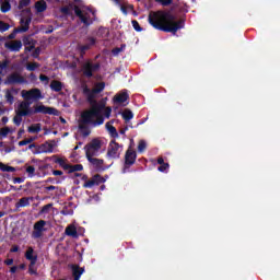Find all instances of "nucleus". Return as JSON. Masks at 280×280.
Wrapping results in <instances>:
<instances>
[{
  "label": "nucleus",
  "instance_id": "1",
  "mask_svg": "<svg viewBox=\"0 0 280 280\" xmlns=\"http://www.w3.org/2000/svg\"><path fill=\"white\" fill-rule=\"evenodd\" d=\"M148 22L160 32H167L171 34H176L178 30L185 27V21H176V16L170 11H151L149 13Z\"/></svg>",
  "mask_w": 280,
  "mask_h": 280
},
{
  "label": "nucleus",
  "instance_id": "2",
  "mask_svg": "<svg viewBox=\"0 0 280 280\" xmlns=\"http://www.w3.org/2000/svg\"><path fill=\"white\" fill-rule=\"evenodd\" d=\"M54 115V117H58L60 112L56 107H49L40 103L36 104L32 108L31 101H22L18 108L15 109V116L13 117V124L16 126H21L23 124V117H32V115Z\"/></svg>",
  "mask_w": 280,
  "mask_h": 280
},
{
  "label": "nucleus",
  "instance_id": "3",
  "mask_svg": "<svg viewBox=\"0 0 280 280\" xmlns=\"http://www.w3.org/2000/svg\"><path fill=\"white\" fill-rule=\"evenodd\" d=\"M102 124H104V116L97 115V109L84 110L79 120V132L82 137L86 138L91 135L89 126L96 128V126H102Z\"/></svg>",
  "mask_w": 280,
  "mask_h": 280
},
{
  "label": "nucleus",
  "instance_id": "4",
  "mask_svg": "<svg viewBox=\"0 0 280 280\" xmlns=\"http://www.w3.org/2000/svg\"><path fill=\"white\" fill-rule=\"evenodd\" d=\"M83 95H85L86 101L91 105V108L88 110H97V115H102L104 113V108H106V102L103 100L97 102L95 97H97V93L95 90L89 89V86L83 88Z\"/></svg>",
  "mask_w": 280,
  "mask_h": 280
},
{
  "label": "nucleus",
  "instance_id": "5",
  "mask_svg": "<svg viewBox=\"0 0 280 280\" xmlns=\"http://www.w3.org/2000/svg\"><path fill=\"white\" fill-rule=\"evenodd\" d=\"M101 67L100 62H93L91 59H88L81 65V72L84 78L91 79L93 73L100 71Z\"/></svg>",
  "mask_w": 280,
  "mask_h": 280
},
{
  "label": "nucleus",
  "instance_id": "6",
  "mask_svg": "<svg viewBox=\"0 0 280 280\" xmlns=\"http://www.w3.org/2000/svg\"><path fill=\"white\" fill-rule=\"evenodd\" d=\"M84 150L86 159L97 156L100 154V150H102V141L95 138L84 147Z\"/></svg>",
  "mask_w": 280,
  "mask_h": 280
},
{
  "label": "nucleus",
  "instance_id": "7",
  "mask_svg": "<svg viewBox=\"0 0 280 280\" xmlns=\"http://www.w3.org/2000/svg\"><path fill=\"white\" fill-rule=\"evenodd\" d=\"M22 97L27 102H38L39 100H43V92H40V89L38 88H34L28 91L23 90Z\"/></svg>",
  "mask_w": 280,
  "mask_h": 280
},
{
  "label": "nucleus",
  "instance_id": "8",
  "mask_svg": "<svg viewBox=\"0 0 280 280\" xmlns=\"http://www.w3.org/2000/svg\"><path fill=\"white\" fill-rule=\"evenodd\" d=\"M135 163H137V151L128 149L125 153L122 174H126V172H128V170H130Z\"/></svg>",
  "mask_w": 280,
  "mask_h": 280
},
{
  "label": "nucleus",
  "instance_id": "9",
  "mask_svg": "<svg viewBox=\"0 0 280 280\" xmlns=\"http://www.w3.org/2000/svg\"><path fill=\"white\" fill-rule=\"evenodd\" d=\"M121 148L116 140H112L107 149L108 159H119L121 156Z\"/></svg>",
  "mask_w": 280,
  "mask_h": 280
},
{
  "label": "nucleus",
  "instance_id": "10",
  "mask_svg": "<svg viewBox=\"0 0 280 280\" xmlns=\"http://www.w3.org/2000/svg\"><path fill=\"white\" fill-rule=\"evenodd\" d=\"M45 226H47V221H45V220H39V221L35 222V224L33 225L32 237L34 240H40V237H43V233H45V231H47V229H45Z\"/></svg>",
  "mask_w": 280,
  "mask_h": 280
},
{
  "label": "nucleus",
  "instance_id": "11",
  "mask_svg": "<svg viewBox=\"0 0 280 280\" xmlns=\"http://www.w3.org/2000/svg\"><path fill=\"white\" fill-rule=\"evenodd\" d=\"M95 43H97V39H95L94 37H88L85 39V44H83V45L79 44L78 49L80 51V57L84 58V56L86 55V51H89V49L94 47Z\"/></svg>",
  "mask_w": 280,
  "mask_h": 280
},
{
  "label": "nucleus",
  "instance_id": "12",
  "mask_svg": "<svg viewBox=\"0 0 280 280\" xmlns=\"http://www.w3.org/2000/svg\"><path fill=\"white\" fill-rule=\"evenodd\" d=\"M32 23V19H26V20H21V25L22 27L20 28H14L13 32L11 34H9L8 38L9 40H14V38H16V34H19V32H27L30 30V24Z\"/></svg>",
  "mask_w": 280,
  "mask_h": 280
},
{
  "label": "nucleus",
  "instance_id": "13",
  "mask_svg": "<svg viewBox=\"0 0 280 280\" xmlns=\"http://www.w3.org/2000/svg\"><path fill=\"white\" fill-rule=\"evenodd\" d=\"M74 14L80 19L81 23L85 25V27H89L91 25V22H89V19H91V15L89 12H84L80 9V7H74Z\"/></svg>",
  "mask_w": 280,
  "mask_h": 280
},
{
  "label": "nucleus",
  "instance_id": "14",
  "mask_svg": "<svg viewBox=\"0 0 280 280\" xmlns=\"http://www.w3.org/2000/svg\"><path fill=\"white\" fill-rule=\"evenodd\" d=\"M7 84H27V80L18 72H13L7 78Z\"/></svg>",
  "mask_w": 280,
  "mask_h": 280
},
{
  "label": "nucleus",
  "instance_id": "15",
  "mask_svg": "<svg viewBox=\"0 0 280 280\" xmlns=\"http://www.w3.org/2000/svg\"><path fill=\"white\" fill-rule=\"evenodd\" d=\"M51 152H54V143L46 141L37 145L36 154H51Z\"/></svg>",
  "mask_w": 280,
  "mask_h": 280
},
{
  "label": "nucleus",
  "instance_id": "16",
  "mask_svg": "<svg viewBox=\"0 0 280 280\" xmlns=\"http://www.w3.org/2000/svg\"><path fill=\"white\" fill-rule=\"evenodd\" d=\"M69 268L72 272L73 280H80V277L84 275V267H80V265L71 264Z\"/></svg>",
  "mask_w": 280,
  "mask_h": 280
},
{
  "label": "nucleus",
  "instance_id": "17",
  "mask_svg": "<svg viewBox=\"0 0 280 280\" xmlns=\"http://www.w3.org/2000/svg\"><path fill=\"white\" fill-rule=\"evenodd\" d=\"M5 49H9V51H21L23 47V43L21 40H13V42H7L4 44Z\"/></svg>",
  "mask_w": 280,
  "mask_h": 280
},
{
  "label": "nucleus",
  "instance_id": "18",
  "mask_svg": "<svg viewBox=\"0 0 280 280\" xmlns=\"http://www.w3.org/2000/svg\"><path fill=\"white\" fill-rule=\"evenodd\" d=\"M88 161L97 172L104 170V160L97 158H88Z\"/></svg>",
  "mask_w": 280,
  "mask_h": 280
},
{
  "label": "nucleus",
  "instance_id": "19",
  "mask_svg": "<svg viewBox=\"0 0 280 280\" xmlns=\"http://www.w3.org/2000/svg\"><path fill=\"white\" fill-rule=\"evenodd\" d=\"M128 92H120L114 96V104H124L128 102Z\"/></svg>",
  "mask_w": 280,
  "mask_h": 280
},
{
  "label": "nucleus",
  "instance_id": "20",
  "mask_svg": "<svg viewBox=\"0 0 280 280\" xmlns=\"http://www.w3.org/2000/svg\"><path fill=\"white\" fill-rule=\"evenodd\" d=\"M25 258L31 261L32 264H36L38 261V255H34V248L28 247L25 253Z\"/></svg>",
  "mask_w": 280,
  "mask_h": 280
},
{
  "label": "nucleus",
  "instance_id": "21",
  "mask_svg": "<svg viewBox=\"0 0 280 280\" xmlns=\"http://www.w3.org/2000/svg\"><path fill=\"white\" fill-rule=\"evenodd\" d=\"M35 10L38 14L45 12V10H47V2L45 0L35 2Z\"/></svg>",
  "mask_w": 280,
  "mask_h": 280
},
{
  "label": "nucleus",
  "instance_id": "22",
  "mask_svg": "<svg viewBox=\"0 0 280 280\" xmlns=\"http://www.w3.org/2000/svg\"><path fill=\"white\" fill-rule=\"evenodd\" d=\"M66 235H68V237H78V229L75 225H68L66 228Z\"/></svg>",
  "mask_w": 280,
  "mask_h": 280
},
{
  "label": "nucleus",
  "instance_id": "23",
  "mask_svg": "<svg viewBox=\"0 0 280 280\" xmlns=\"http://www.w3.org/2000/svg\"><path fill=\"white\" fill-rule=\"evenodd\" d=\"M50 89L51 91H55V93H60V91H62V82L58 80H52L50 82Z\"/></svg>",
  "mask_w": 280,
  "mask_h": 280
},
{
  "label": "nucleus",
  "instance_id": "24",
  "mask_svg": "<svg viewBox=\"0 0 280 280\" xmlns=\"http://www.w3.org/2000/svg\"><path fill=\"white\" fill-rule=\"evenodd\" d=\"M121 117L125 120V124H128V121H130V119H133L135 114L132 113V110L126 108L122 113H121Z\"/></svg>",
  "mask_w": 280,
  "mask_h": 280
},
{
  "label": "nucleus",
  "instance_id": "25",
  "mask_svg": "<svg viewBox=\"0 0 280 280\" xmlns=\"http://www.w3.org/2000/svg\"><path fill=\"white\" fill-rule=\"evenodd\" d=\"M30 200H32V197H23L21 198L16 203V209H20V207H30Z\"/></svg>",
  "mask_w": 280,
  "mask_h": 280
},
{
  "label": "nucleus",
  "instance_id": "26",
  "mask_svg": "<svg viewBox=\"0 0 280 280\" xmlns=\"http://www.w3.org/2000/svg\"><path fill=\"white\" fill-rule=\"evenodd\" d=\"M106 129L108 130V132L113 139H117L119 137V133L117 132V128H115V126L107 122Z\"/></svg>",
  "mask_w": 280,
  "mask_h": 280
},
{
  "label": "nucleus",
  "instance_id": "27",
  "mask_svg": "<svg viewBox=\"0 0 280 280\" xmlns=\"http://www.w3.org/2000/svg\"><path fill=\"white\" fill-rule=\"evenodd\" d=\"M13 91L14 90H7L5 91L4 97H5L7 104H10V105L14 104V94H12Z\"/></svg>",
  "mask_w": 280,
  "mask_h": 280
},
{
  "label": "nucleus",
  "instance_id": "28",
  "mask_svg": "<svg viewBox=\"0 0 280 280\" xmlns=\"http://www.w3.org/2000/svg\"><path fill=\"white\" fill-rule=\"evenodd\" d=\"M27 130L31 135H37L42 130L40 124L31 125Z\"/></svg>",
  "mask_w": 280,
  "mask_h": 280
},
{
  "label": "nucleus",
  "instance_id": "29",
  "mask_svg": "<svg viewBox=\"0 0 280 280\" xmlns=\"http://www.w3.org/2000/svg\"><path fill=\"white\" fill-rule=\"evenodd\" d=\"M0 10L3 14H5L12 10V4H10V1H4L2 2Z\"/></svg>",
  "mask_w": 280,
  "mask_h": 280
},
{
  "label": "nucleus",
  "instance_id": "30",
  "mask_svg": "<svg viewBox=\"0 0 280 280\" xmlns=\"http://www.w3.org/2000/svg\"><path fill=\"white\" fill-rule=\"evenodd\" d=\"M0 171L1 172H16V168L14 166H9L8 164L0 162Z\"/></svg>",
  "mask_w": 280,
  "mask_h": 280
},
{
  "label": "nucleus",
  "instance_id": "31",
  "mask_svg": "<svg viewBox=\"0 0 280 280\" xmlns=\"http://www.w3.org/2000/svg\"><path fill=\"white\" fill-rule=\"evenodd\" d=\"M104 89H106V83L100 82V83H96L92 90H94V93H97L100 95V93H102Z\"/></svg>",
  "mask_w": 280,
  "mask_h": 280
},
{
  "label": "nucleus",
  "instance_id": "32",
  "mask_svg": "<svg viewBox=\"0 0 280 280\" xmlns=\"http://www.w3.org/2000/svg\"><path fill=\"white\" fill-rule=\"evenodd\" d=\"M82 170H84L82 164L70 165L69 174H73V172H82Z\"/></svg>",
  "mask_w": 280,
  "mask_h": 280
},
{
  "label": "nucleus",
  "instance_id": "33",
  "mask_svg": "<svg viewBox=\"0 0 280 280\" xmlns=\"http://www.w3.org/2000/svg\"><path fill=\"white\" fill-rule=\"evenodd\" d=\"M60 213L61 215H73V209L70 206H65Z\"/></svg>",
  "mask_w": 280,
  "mask_h": 280
},
{
  "label": "nucleus",
  "instance_id": "34",
  "mask_svg": "<svg viewBox=\"0 0 280 280\" xmlns=\"http://www.w3.org/2000/svg\"><path fill=\"white\" fill-rule=\"evenodd\" d=\"M51 209H54V203L45 205L44 207H42L39 213L40 214L49 213V211H51Z\"/></svg>",
  "mask_w": 280,
  "mask_h": 280
},
{
  "label": "nucleus",
  "instance_id": "35",
  "mask_svg": "<svg viewBox=\"0 0 280 280\" xmlns=\"http://www.w3.org/2000/svg\"><path fill=\"white\" fill-rule=\"evenodd\" d=\"M95 179L92 177V179L86 180L83 184L84 189H91V187H95Z\"/></svg>",
  "mask_w": 280,
  "mask_h": 280
},
{
  "label": "nucleus",
  "instance_id": "36",
  "mask_svg": "<svg viewBox=\"0 0 280 280\" xmlns=\"http://www.w3.org/2000/svg\"><path fill=\"white\" fill-rule=\"evenodd\" d=\"M131 25L136 32H143V27H141L137 20H132Z\"/></svg>",
  "mask_w": 280,
  "mask_h": 280
},
{
  "label": "nucleus",
  "instance_id": "37",
  "mask_svg": "<svg viewBox=\"0 0 280 280\" xmlns=\"http://www.w3.org/2000/svg\"><path fill=\"white\" fill-rule=\"evenodd\" d=\"M124 49H126V45H121L120 47L113 48L112 54L113 56H119V54H121Z\"/></svg>",
  "mask_w": 280,
  "mask_h": 280
},
{
  "label": "nucleus",
  "instance_id": "38",
  "mask_svg": "<svg viewBox=\"0 0 280 280\" xmlns=\"http://www.w3.org/2000/svg\"><path fill=\"white\" fill-rule=\"evenodd\" d=\"M39 67L40 65H38V62H32L26 66V69L27 71H36Z\"/></svg>",
  "mask_w": 280,
  "mask_h": 280
},
{
  "label": "nucleus",
  "instance_id": "39",
  "mask_svg": "<svg viewBox=\"0 0 280 280\" xmlns=\"http://www.w3.org/2000/svg\"><path fill=\"white\" fill-rule=\"evenodd\" d=\"M32 3V0H20L18 8L23 10V8H27Z\"/></svg>",
  "mask_w": 280,
  "mask_h": 280
},
{
  "label": "nucleus",
  "instance_id": "40",
  "mask_svg": "<svg viewBox=\"0 0 280 280\" xmlns=\"http://www.w3.org/2000/svg\"><path fill=\"white\" fill-rule=\"evenodd\" d=\"M28 273H31V275H38V271L36 269V264L30 262V265H28Z\"/></svg>",
  "mask_w": 280,
  "mask_h": 280
},
{
  "label": "nucleus",
  "instance_id": "41",
  "mask_svg": "<svg viewBox=\"0 0 280 280\" xmlns=\"http://www.w3.org/2000/svg\"><path fill=\"white\" fill-rule=\"evenodd\" d=\"M93 178L95 185H102V183H104V177H102V175L100 174L94 175Z\"/></svg>",
  "mask_w": 280,
  "mask_h": 280
},
{
  "label": "nucleus",
  "instance_id": "42",
  "mask_svg": "<svg viewBox=\"0 0 280 280\" xmlns=\"http://www.w3.org/2000/svg\"><path fill=\"white\" fill-rule=\"evenodd\" d=\"M147 148H148V144L145 143V141L141 140L138 144V152H144Z\"/></svg>",
  "mask_w": 280,
  "mask_h": 280
},
{
  "label": "nucleus",
  "instance_id": "43",
  "mask_svg": "<svg viewBox=\"0 0 280 280\" xmlns=\"http://www.w3.org/2000/svg\"><path fill=\"white\" fill-rule=\"evenodd\" d=\"M36 172V168L32 165L26 167V173L28 174L30 178H33L34 174Z\"/></svg>",
  "mask_w": 280,
  "mask_h": 280
},
{
  "label": "nucleus",
  "instance_id": "44",
  "mask_svg": "<svg viewBox=\"0 0 280 280\" xmlns=\"http://www.w3.org/2000/svg\"><path fill=\"white\" fill-rule=\"evenodd\" d=\"M8 30H10V24L0 21V32H8Z\"/></svg>",
  "mask_w": 280,
  "mask_h": 280
},
{
  "label": "nucleus",
  "instance_id": "45",
  "mask_svg": "<svg viewBox=\"0 0 280 280\" xmlns=\"http://www.w3.org/2000/svg\"><path fill=\"white\" fill-rule=\"evenodd\" d=\"M167 170H170V164L165 162L158 167L159 172H167Z\"/></svg>",
  "mask_w": 280,
  "mask_h": 280
},
{
  "label": "nucleus",
  "instance_id": "46",
  "mask_svg": "<svg viewBox=\"0 0 280 280\" xmlns=\"http://www.w3.org/2000/svg\"><path fill=\"white\" fill-rule=\"evenodd\" d=\"M155 3H160L161 5H163L164 8L167 5H172V0H154Z\"/></svg>",
  "mask_w": 280,
  "mask_h": 280
},
{
  "label": "nucleus",
  "instance_id": "47",
  "mask_svg": "<svg viewBox=\"0 0 280 280\" xmlns=\"http://www.w3.org/2000/svg\"><path fill=\"white\" fill-rule=\"evenodd\" d=\"M104 117H106V119H110V114L113 113V108L112 107H104Z\"/></svg>",
  "mask_w": 280,
  "mask_h": 280
},
{
  "label": "nucleus",
  "instance_id": "48",
  "mask_svg": "<svg viewBox=\"0 0 280 280\" xmlns=\"http://www.w3.org/2000/svg\"><path fill=\"white\" fill-rule=\"evenodd\" d=\"M8 135H10L9 127H4L0 129V137H7Z\"/></svg>",
  "mask_w": 280,
  "mask_h": 280
},
{
  "label": "nucleus",
  "instance_id": "49",
  "mask_svg": "<svg viewBox=\"0 0 280 280\" xmlns=\"http://www.w3.org/2000/svg\"><path fill=\"white\" fill-rule=\"evenodd\" d=\"M52 159H55V163H58V165H60V167H62L65 165V160H62L60 158H56V155H52Z\"/></svg>",
  "mask_w": 280,
  "mask_h": 280
},
{
  "label": "nucleus",
  "instance_id": "50",
  "mask_svg": "<svg viewBox=\"0 0 280 280\" xmlns=\"http://www.w3.org/2000/svg\"><path fill=\"white\" fill-rule=\"evenodd\" d=\"M25 182V179L23 178V177H15V178H13V184L14 185H21V183H24Z\"/></svg>",
  "mask_w": 280,
  "mask_h": 280
},
{
  "label": "nucleus",
  "instance_id": "51",
  "mask_svg": "<svg viewBox=\"0 0 280 280\" xmlns=\"http://www.w3.org/2000/svg\"><path fill=\"white\" fill-rule=\"evenodd\" d=\"M33 58H38L40 56V48H36L33 54H32Z\"/></svg>",
  "mask_w": 280,
  "mask_h": 280
},
{
  "label": "nucleus",
  "instance_id": "52",
  "mask_svg": "<svg viewBox=\"0 0 280 280\" xmlns=\"http://www.w3.org/2000/svg\"><path fill=\"white\" fill-rule=\"evenodd\" d=\"M30 144V141H27V139H24V140H22V141H20L19 143H18V145L20 147V148H23V145H28Z\"/></svg>",
  "mask_w": 280,
  "mask_h": 280
},
{
  "label": "nucleus",
  "instance_id": "53",
  "mask_svg": "<svg viewBox=\"0 0 280 280\" xmlns=\"http://www.w3.org/2000/svg\"><path fill=\"white\" fill-rule=\"evenodd\" d=\"M39 80H40V82H49V77H47L45 74H40Z\"/></svg>",
  "mask_w": 280,
  "mask_h": 280
},
{
  "label": "nucleus",
  "instance_id": "54",
  "mask_svg": "<svg viewBox=\"0 0 280 280\" xmlns=\"http://www.w3.org/2000/svg\"><path fill=\"white\" fill-rule=\"evenodd\" d=\"M56 189H58V187H56V186H46L45 187V191H56Z\"/></svg>",
  "mask_w": 280,
  "mask_h": 280
},
{
  "label": "nucleus",
  "instance_id": "55",
  "mask_svg": "<svg viewBox=\"0 0 280 280\" xmlns=\"http://www.w3.org/2000/svg\"><path fill=\"white\" fill-rule=\"evenodd\" d=\"M4 264H5V266H12V264H14V259L9 258V259L4 260Z\"/></svg>",
  "mask_w": 280,
  "mask_h": 280
},
{
  "label": "nucleus",
  "instance_id": "56",
  "mask_svg": "<svg viewBox=\"0 0 280 280\" xmlns=\"http://www.w3.org/2000/svg\"><path fill=\"white\" fill-rule=\"evenodd\" d=\"M23 135H25V129L22 128L18 131V139H21V137H23Z\"/></svg>",
  "mask_w": 280,
  "mask_h": 280
},
{
  "label": "nucleus",
  "instance_id": "57",
  "mask_svg": "<svg viewBox=\"0 0 280 280\" xmlns=\"http://www.w3.org/2000/svg\"><path fill=\"white\" fill-rule=\"evenodd\" d=\"M62 174H63L62 171H56V170L52 171L54 176H62Z\"/></svg>",
  "mask_w": 280,
  "mask_h": 280
},
{
  "label": "nucleus",
  "instance_id": "58",
  "mask_svg": "<svg viewBox=\"0 0 280 280\" xmlns=\"http://www.w3.org/2000/svg\"><path fill=\"white\" fill-rule=\"evenodd\" d=\"M18 270H19V267H18V266H13V267L10 268V272H11L12 275H14Z\"/></svg>",
  "mask_w": 280,
  "mask_h": 280
},
{
  "label": "nucleus",
  "instance_id": "59",
  "mask_svg": "<svg viewBox=\"0 0 280 280\" xmlns=\"http://www.w3.org/2000/svg\"><path fill=\"white\" fill-rule=\"evenodd\" d=\"M61 167L63 170H69V172H71V164L63 163V165Z\"/></svg>",
  "mask_w": 280,
  "mask_h": 280
},
{
  "label": "nucleus",
  "instance_id": "60",
  "mask_svg": "<svg viewBox=\"0 0 280 280\" xmlns=\"http://www.w3.org/2000/svg\"><path fill=\"white\" fill-rule=\"evenodd\" d=\"M62 14H69V7L61 8Z\"/></svg>",
  "mask_w": 280,
  "mask_h": 280
},
{
  "label": "nucleus",
  "instance_id": "61",
  "mask_svg": "<svg viewBox=\"0 0 280 280\" xmlns=\"http://www.w3.org/2000/svg\"><path fill=\"white\" fill-rule=\"evenodd\" d=\"M11 253H19V245H14L11 249Z\"/></svg>",
  "mask_w": 280,
  "mask_h": 280
},
{
  "label": "nucleus",
  "instance_id": "62",
  "mask_svg": "<svg viewBox=\"0 0 280 280\" xmlns=\"http://www.w3.org/2000/svg\"><path fill=\"white\" fill-rule=\"evenodd\" d=\"M164 163H165V160L163 159V156L158 158L159 165H163Z\"/></svg>",
  "mask_w": 280,
  "mask_h": 280
},
{
  "label": "nucleus",
  "instance_id": "63",
  "mask_svg": "<svg viewBox=\"0 0 280 280\" xmlns=\"http://www.w3.org/2000/svg\"><path fill=\"white\" fill-rule=\"evenodd\" d=\"M30 79H31V82H36V74L34 72H32L30 74Z\"/></svg>",
  "mask_w": 280,
  "mask_h": 280
},
{
  "label": "nucleus",
  "instance_id": "64",
  "mask_svg": "<svg viewBox=\"0 0 280 280\" xmlns=\"http://www.w3.org/2000/svg\"><path fill=\"white\" fill-rule=\"evenodd\" d=\"M32 49H34V45L26 46L25 47V52L27 54V51H32Z\"/></svg>",
  "mask_w": 280,
  "mask_h": 280
}]
</instances>
